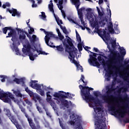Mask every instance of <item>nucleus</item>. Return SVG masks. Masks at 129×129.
Segmentation results:
<instances>
[{
  "label": "nucleus",
  "mask_w": 129,
  "mask_h": 129,
  "mask_svg": "<svg viewBox=\"0 0 129 129\" xmlns=\"http://www.w3.org/2000/svg\"><path fill=\"white\" fill-rule=\"evenodd\" d=\"M94 111L96 113L98 112V115L96 118V121H95V124L98 129L99 127L100 129H105L106 128V124L105 123V120H106V118H105V113L104 111L102 110V109L99 107H97L94 108Z\"/></svg>",
  "instance_id": "obj_1"
},
{
  "label": "nucleus",
  "mask_w": 129,
  "mask_h": 129,
  "mask_svg": "<svg viewBox=\"0 0 129 129\" xmlns=\"http://www.w3.org/2000/svg\"><path fill=\"white\" fill-rule=\"evenodd\" d=\"M106 95H104L102 96V99L104 101V102L106 103H108V108L109 110V111H111V112H114V113L115 114L116 113V112L115 111V106L114 105H117L118 104V103L116 102L115 100H113L110 99L111 97H112L114 98V99H116V97H114L113 95H111L110 93H109V92H107V91L106 92Z\"/></svg>",
  "instance_id": "obj_2"
},
{
  "label": "nucleus",
  "mask_w": 129,
  "mask_h": 129,
  "mask_svg": "<svg viewBox=\"0 0 129 129\" xmlns=\"http://www.w3.org/2000/svg\"><path fill=\"white\" fill-rule=\"evenodd\" d=\"M119 49L120 55H119V53H118L117 51H114V49H112L113 50L112 53L114 54L110 57V59H111V64H114L115 65L116 64H120V62L123 61V57L125 56L126 51L123 47H120Z\"/></svg>",
  "instance_id": "obj_3"
},
{
  "label": "nucleus",
  "mask_w": 129,
  "mask_h": 129,
  "mask_svg": "<svg viewBox=\"0 0 129 129\" xmlns=\"http://www.w3.org/2000/svg\"><path fill=\"white\" fill-rule=\"evenodd\" d=\"M22 112L25 115V117L27 119L28 123L32 129H41V126L40 125V122L39 119L37 117L34 118V121L31 117L29 116V115L26 112V109L22 106L20 107Z\"/></svg>",
  "instance_id": "obj_4"
},
{
  "label": "nucleus",
  "mask_w": 129,
  "mask_h": 129,
  "mask_svg": "<svg viewBox=\"0 0 129 129\" xmlns=\"http://www.w3.org/2000/svg\"><path fill=\"white\" fill-rule=\"evenodd\" d=\"M24 48H22V52L23 54H25V55H28L29 57L30 60L31 61H34L35 60V56L37 57L38 55L37 54H33V52L31 51V50H32V52H35L36 51V46H34V48H32L31 44L30 43L28 42V43L23 46Z\"/></svg>",
  "instance_id": "obj_5"
},
{
  "label": "nucleus",
  "mask_w": 129,
  "mask_h": 129,
  "mask_svg": "<svg viewBox=\"0 0 129 129\" xmlns=\"http://www.w3.org/2000/svg\"><path fill=\"white\" fill-rule=\"evenodd\" d=\"M4 111L6 115H7V116L9 118V119H10L12 123H13V124L15 125L16 128L22 129V126H21V125L19 124V121H18V120H17L16 116L12 114L10 109L7 108H5L4 109Z\"/></svg>",
  "instance_id": "obj_6"
},
{
  "label": "nucleus",
  "mask_w": 129,
  "mask_h": 129,
  "mask_svg": "<svg viewBox=\"0 0 129 129\" xmlns=\"http://www.w3.org/2000/svg\"><path fill=\"white\" fill-rule=\"evenodd\" d=\"M90 90H93V88H90L88 87V88L87 89V92H88V94H86L84 96V100H85L87 102H93L95 104H97L99 102V99L97 98L93 97L91 94H90Z\"/></svg>",
  "instance_id": "obj_7"
},
{
  "label": "nucleus",
  "mask_w": 129,
  "mask_h": 129,
  "mask_svg": "<svg viewBox=\"0 0 129 129\" xmlns=\"http://www.w3.org/2000/svg\"><path fill=\"white\" fill-rule=\"evenodd\" d=\"M68 43L67 42V39L65 38L63 41H62V44L63 45V46L64 47L65 51L66 52H67L69 53V55L70 57H73L74 58V55H72V53H75V54H76L77 53V48H75V46H70L69 44H67Z\"/></svg>",
  "instance_id": "obj_8"
},
{
  "label": "nucleus",
  "mask_w": 129,
  "mask_h": 129,
  "mask_svg": "<svg viewBox=\"0 0 129 129\" xmlns=\"http://www.w3.org/2000/svg\"><path fill=\"white\" fill-rule=\"evenodd\" d=\"M40 30L44 32L45 35H46L45 36V41L46 45L50 47V48H55V46L53 45V42L50 43V44H49V41H50L51 38H55V35L53 34V32L46 31L43 28H41Z\"/></svg>",
  "instance_id": "obj_9"
},
{
  "label": "nucleus",
  "mask_w": 129,
  "mask_h": 129,
  "mask_svg": "<svg viewBox=\"0 0 129 129\" xmlns=\"http://www.w3.org/2000/svg\"><path fill=\"white\" fill-rule=\"evenodd\" d=\"M36 82H38L37 81H31L30 82V86L33 88V89H36L38 93H39L41 96H45V92L44 90H42L41 85L36 84Z\"/></svg>",
  "instance_id": "obj_10"
},
{
  "label": "nucleus",
  "mask_w": 129,
  "mask_h": 129,
  "mask_svg": "<svg viewBox=\"0 0 129 129\" xmlns=\"http://www.w3.org/2000/svg\"><path fill=\"white\" fill-rule=\"evenodd\" d=\"M91 54H93V55L90 54V58L88 59V61L90 65L94 66V67H99L100 66V63L97 61V58H96V56L97 55V53H94L91 51H90Z\"/></svg>",
  "instance_id": "obj_11"
},
{
  "label": "nucleus",
  "mask_w": 129,
  "mask_h": 129,
  "mask_svg": "<svg viewBox=\"0 0 129 129\" xmlns=\"http://www.w3.org/2000/svg\"><path fill=\"white\" fill-rule=\"evenodd\" d=\"M115 111L116 112V113L115 114L114 112H112L114 113L115 115H118L120 117H121V118H123L125 115H126V114L127 113V111H126V109H119L118 110L116 109V108L115 107Z\"/></svg>",
  "instance_id": "obj_12"
},
{
  "label": "nucleus",
  "mask_w": 129,
  "mask_h": 129,
  "mask_svg": "<svg viewBox=\"0 0 129 129\" xmlns=\"http://www.w3.org/2000/svg\"><path fill=\"white\" fill-rule=\"evenodd\" d=\"M94 32H96V31H94ZM101 32V31H100V30H99L98 28H97V33L98 34L99 36H100V37H101V38H104L106 41H109L110 39V34H109V33L107 32L105 30H104L103 31V34H101L100 33H99Z\"/></svg>",
  "instance_id": "obj_13"
},
{
  "label": "nucleus",
  "mask_w": 129,
  "mask_h": 129,
  "mask_svg": "<svg viewBox=\"0 0 129 129\" xmlns=\"http://www.w3.org/2000/svg\"><path fill=\"white\" fill-rule=\"evenodd\" d=\"M4 97H10L14 102H17V100L12 93L9 92L8 94L4 92H0V99Z\"/></svg>",
  "instance_id": "obj_14"
},
{
  "label": "nucleus",
  "mask_w": 129,
  "mask_h": 129,
  "mask_svg": "<svg viewBox=\"0 0 129 129\" xmlns=\"http://www.w3.org/2000/svg\"><path fill=\"white\" fill-rule=\"evenodd\" d=\"M79 87L80 89H81V96H82V98L84 99V95L86 94H88V92H87V89H88V86H83L82 85H80L79 86ZM86 93V94H85Z\"/></svg>",
  "instance_id": "obj_15"
},
{
  "label": "nucleus",
  "mask_w": 129,
  "mask_h": 129,
  "mask_svg": "<svg viewBox=\"0 0 129 129\" xmlns=\"http://www.w3.org/2000/svg\"><path fill=\"white\" fill-rule=\"evenodd\" d=\"M7 12H9L10 14H12V17H18V18H20L21 17V13L17 11V9H15L13 8L12 10H11L10 9H7Z\"/></svg>",
  "instance_id": "obj_16"
},
{
  "label": "nucleus",
  "mask_w": 129,
  "mask_h": 129,
  "mask_svg": "<svg viewBox=\"0 0 129 129\" xmlns=\"http://www.w3.org/2000/svg\"><path fill=\"white\" fill-rule=\"evenodd\" d=\"M38 40L39 38H37V36H36L35 34L32 35L31 38H30V40H29L31 45H32L33 47L35 46V43H36V42Z\"/></svg>",
  "instance_id": "obj_17"
},
{
  "label": "nucleus",
  "mask_w": 129,
  "mask_h": 129,
  "mask_svg": "<svg viewBox=\"0 0 129 129\" xmlns=\"http://www.w3.org/2000/svg\"><path fill=\"white\" fill-rule=\"evenodd\" d=\"M62 105H63L64 107H67V108H69V103H68V100L66 99H59Z\"/></svg>",
  "instance_id": "obj_18"
},
{
  "label": "nucleus",
  "mask_w": 129,
  "mask_h": 129,
  "mask_svg": "<svg viewBox=\"0 0 129 129\" xmlns=\"http://www.w3.org/2000/svg\"><path fill=\"white\" fill-rule=\"evenodd\" d=\"M12 91H13L14 94H15L17 97H20L21 98L23 97V94L21 93V91L20 90H15L13 89L12 90Z\"/></svg>",
  "instance_id": "obj_19"
},
{
  "label": "nucleus",
  "mask_w": 129,
  "mask_h": 129,
  "mask_svg": "<svg viewBox=\"0 0 129 129\" xmlns=\"http://www.w3.org/2000/svg\"><path fill=\"white\" fill-rule=\"evenodd\" d=\"M109 25L108 26V31L111 34H114V29H113V25L112 24V22H110L109 23Z\"/></svg>",
  "instance_id": "obj_20"
},
{
  "label": "nucleus",
  "mask_w": 129,
  "mask_h": 129,
  "mask_svg": "<svg viewBox=\"0 0 129 129\" xmlns=\"http://www.w3.org/2000/svg\"><path fill=\"white\" fill-rule=\"evenodd\" d=\"M33 99L35 101V102H37V100H38L39 103H43V99H42V98L38 95H35V96H34Z\"/></svg>",
  "instance_id": "obj_21"
},
{
  "label": "nucleus",
  "mask_w": 129,
  "mask_h": 129,
  "mask_svg": "<svg viewBox=\"0 0 129 129\" xmlns=\"http://www.w3.org/2000/svg\"><path fill=\"white\" fill-rule=\"evenodd\" d=\"M68 98V96L66 95V92L64 91H59V99H64Z\"/></svg>",
  "instance_id": "obj_22"
},
{
  "label": "nucleus",
  "mask_w": 129,
  "mask_h": 129,
  "mask_svg": "<svg viewBox=\"0 0 129 129\" xmlns=\"http://www.w3.org/2000/svg\"><path fill=\"white\" fill-rule=\"evenodd\" d=\"M17 32L15 29H10V32L8 33V35L6 36V38H12L15 35Z\"/></svg>",
  "instance_id": "obj_23"
},
{
  "label": "nucleus",
  "mask_w": 129,
  "mask_h": 129,
  "mask_svg": "<svg viewBox=\"0 0 129 129\" xmlns=\"http://www.w3.org/2000/svg\"><path fill=\"white\" fill-rule=\"evenodd\" d=\"M53 46L54 45V43H53ZM55 47H52V48H56L57 51H58V52H63L64 51V47H63V45L60 44L59 45L57 46H55Z\"/></svg>",
  "instance_id": "obj_24"
},
{
  "label": "nucleus",
  "mask_w": 129,
  "mask_h": 129,
  "mask_svg": "<svg viewBox=\"0 0 129 129\" xmlns=\"http://www.w3.org/2000/svg\"><path fill=\"white\" fill-rule=\"evenodd\" d=\"M72 3L74 4L77 10H79V6H80V0H72Z\"/></svg>",
  "instance_id": "obj_25"
},
{
  "label": "nucleus",
  "mask_w": 129,
  "mask_h": 129,
  "mask_svg": "<svg viewBox=\"0 0 129 129\" xmlns=\"http://www.w3.org/2000/svg\"><path fill=\"white\" fill-rule=\"evenodd\" d=\"M98 60L99 62H100V63H101V64H102L103 66H104V67L105 66V59L101 57V56H98Z\"/></svg>",
  "instance_id": "obj_26"
},
{
  "label": "nucleus",
  "mask_w": 129,
  "mask_h": 129,
  "mask_svg": "<svg viewBox=\"0 0 129 129\" xmlns=\"http://www.w3.org/2000/svg\"><path fill=\"white\" fill-rule=\"evenodd\" d=\"M66 38H68V39H67V42L69 46H70V47H74V44H73V42H72V39H71L68 35H66Z\"/></svg>",
  "instance_id": "obj_27"
},
{
  "label": "nucleus",
  "mask_w": 129,
  "mask_h": 129,
  "mask_svg": "<svg viewBox=\"0 0 129 129\" xmlns=\"http://www.w3.org/2000/svg\"><path fill=\"white\" fill-rule=\"evenodd\" d=\"M72 55H73L74 56V57L70 56V59L72 60L73 59V62L74 63V64H75V65H76L77 68H79V64L78 63V62H77V61H76L74 58H75V55L74 54H73V53H72Z\"/></svg>",
  "instance_id": "obj_28"
},
{
  "label": "nucleus",
  "mask_w": 129,
  "mask_h": 129,
  "mask_svg": "<svg viewBox=\"0 0 129 129\" xmlns=\"http://www.w3.org/2000/svg\"><path fill=\"white\" fill-rule=\"evenodd\" d=\"M85 10V8H81L80 9L78 10V15L79 16V17H83V11Z\"/></svg>",
  "instance_id": "obj_29"
},
{
  "label": "nucleus",
  "mask_w": 129,
  "mask_h": 129,
  "mask_svg": "<svg viewBox=\"0 0 129 129\" xmlns=\"http://www.w3.org/2000/svg\"><path fill=\"white\" fill-rule=\"evenodd\" d=\"M50 93H51V92L50 91L46 92V101L47 102L51 101V100H52V96L50 95Z\"/></svg>",
  "instance_id": "obj_30"
},
{
  "label": "nucleus",
  "mask_w": 129,
  "mask_h": 129,
  "mask_svg": "<svg viewBox=\"0 0 129 129\" xmlns=\"http://www.w3.org/2000/svg\"><path fill=\"white\" fill-rule=\"evenodd\" d=\"M106 90L109 93H112V91H114V90H115L114 88H113V86H111V88H109V86H107L106 88Z\"/></svg>",
  "instance_id": "obj_31"
},
{
  "label": "nucleus",
  "mask_w": 129,
  "mask_h": 129,
  "mask_svg": "<svg viewBox=\"0 0 129 129\" xmlns=\"http://www.w3.org/2000/svg\"><path fill=\"white\" fill-rule=\"evenodd\" d=\"M25 39H26V34H25V33L22 32V33L19 35V40L20 41H23Z\"/></svg>",
  "instance_id": "obj_32"
},
{
  "label": "nucleus",
  "mask_w": 129,
  "mask_h": 129,
  "mask_svg": "<svg viewBox=\"0 0 129 129\" xmlns=\"http://www.w3.org/2000/svg\"><path fill=\"white\" fill-rule=\"evenodd\" d=\"M60 28L62 30L63 33H64V34H65L66 35H68L69 34V32H68V31H67V29H66V27L65 26H64L63 27V26L62 25H60Z\"/></svg>",
  "instance_id": "obj_33"
},
{
  "label": "nucleus",
  "mask_w": 129,
  "mask_h": 129,
  "mask_svg": "<svg viewBox=\"0 0 129 129\" xmlns=\"http://www.w3.org/2000/svg\"><path fill=\"white\" fill-rule=\"evenodd\" d=\"M25 91L27 92V93H28L30 96H33V95H34V93L32 91L30 90L28 87L25 88Z\"/></svg>",
  "instance_id": "obj_34"
},
{
  "label": "nucleus",
  "mask_w": 129,
  "mask_h": 129,
  "mask_svg": "<svg viewBox=\"0 0 129 129\" xmlns=\"http://www.w3.org/2000/svg\"><path fill=\"white\" fill-rule=\"evenodd\" d=\"M13 81H14V82H16V83H17V84H20V83H21V82L24 83V80L20 79H18V78H15L14 79Z\"/></svg>",
  "instance_id": "obj_35"
},
{
  "label": "nucleus",
  "mask_w": 129,
  "mask_h": 129,
  "mask_svg": "<svg viewBox=\"0 0 129 129\" xmlns=\"http://www.w3.org/2000/svg\"><path fill=\"white\" fill-rule=\"evenodd\" d=\"M24 101L26 104L28 105L29 106H30V107H32V106H33V103H32V101H30L28 99H25Z\"/></svg>",
  "instance_id": "obj_36"
},
{
  "label": "nucleus",
  "mask_w": 129,
  "mask_h": 129,
  "mask_svg": "<svg viewBox=\"0 0 129 129\" xmlns=\"http://www.w3.org/2000/svg\"><path fill=\"white\" fill-rule=\"evenodd\" d=\"M50 103L51 106H52V108H53L54 110H55V108H56V103H55V102L53 101V100H51L50 101L47 102Z\"/></svg>",
  "instance_id": "obj_37"
},
{
  "label": "nucleus",
  "mask_w": 129,
  "mask_h": 129,
  "mask_svg": "<svg viewBox=\"0 0 129 129\" xmlns=\"http://www.w3.org/2000/svg\"><path fill=\"white\" fill-rule=\"evenodd\" d=\"M76 124L78 126L76 127V129H83L80 120H77Z\"/></svg>",
  "instance_id": "obj_38"
},
{
  "label": "nucleus",
  "mask_w": 129,
  "mask_h": 129,
  "mask_svg": "<svg viewBox=\"0 0 129 129\" xmlns=\"http://www.w3.org/2000/svg\"><path fill=\"white\" fill-rule=\"evenodd\" d=\"M55 20H56V22H57V25L59 26V27H60V25L62 26L61 25H62L63 24V21L60 20V19H59L58 17L55 18Z\"/></svg>",
  "instance_id": "obj_39"
},
{
  "label": "nucleus",
  "mask_w": 129,
  "mask_h": 129,
  "mask_svg": "<svg viewBox=\"0 0 129 129\" xmlns=\"http://www.w3.org/2000/svg\"><path fill=\"white\" fill-rule=\"evenodd\" d=\"M111 44L112 49H113L114 50H115V49H116V41L113 40L111 42Z\"/></svg>",
  "instance_id": "obj_40"
},
{
  "label": "nucleus",
  "mask_w": 129,
  "mask_h": 129,
  "mask_svg": "<svg viewBox=\"0 0 129 129\" xmlns=\"http://www.w3.org/2000/svg\"><path fill=\"white\" fill-rule=\"evenodd\" d=\"M76 38L78 41L79 42V43H81L82 40H81V37H80V35L78 34V32H77V30H76Z\"/></svg>",
  "instance_id": "obj_41"
},
{
  "label": "nucleus",
  "mask_w": 129,
  "mask_h": 129,
  "mask_svg": "<svg viewBox=\"0 0 129 129\" xmlns=\"http://www.w3.org/2000/svg\"><path fill=\"white\" fill-rule=\"evenodd\" d=\"M91 26L93 28H98V22L94 21L92 23H91Z\"/></svg>",
  "instance_id": "obj_42"
},
{
  "label": "nucleus",
  "mask_w": 129,
  "mask_h": 129,
  "mask_svg": "<svg viewBox=\"0 0 129 129\" xmlns=\"http://www.w3.org/2000/svg\"><path fill=\"white\" fill-rule=\"evenodd\" d=\"M53 7L54 6L53 5V3H50L48 5V8L50 12H52V13H54V8H53Z\"/></svg>",
  "instance_id": "obj_43"
},
{
  "label": "nucleus",
  "mask_w": 129,
  "mask_h": 129,
  "mask_svg": "<svg viewBox=\"0 0 129 129\" xmlns=\"http://www.w3.org/2000/svg\"><path fill=\"white\" fill-rule=\"evenodd\" d=\"M66 95H67V96H68V98H69L70 99H72L73 97L75 96L74 94H72L69 92L66 93Z\"/></svg>",
  "instance_id": "obj_44"
},
{
  "label": "nucleus",
  "mask_w": 129,
  "mask_h": 129,
  "mask_svg": "<svg viewBox=\"0 0 129 129\" xmlns=\"http://www.w3.org/2000/svg\"><path fill=\"white\" fill-rule=\"evenodd\" d=\"M8 30H12V27H5L4 28H3V31L4 34H7V32H8Z\"/></svg>",
  "instance_id": "obj_45"
},
{
  "label": "nucleus",
  "mask_w": 129,
  "mask_h": 129,
  "mask_svg": "<svg viewBox=\"0 0 129 129\" xmlns=\"http://www.w3.org/2000/svg\"><path fill=\"white\" fill-rule=\"evenodd\" d=\"M13 49H15V51L16 52L17 55H19V54H20V50L19 49V48H18V47H17L16 45H14Z\"/></svg>",
  "instance_id": "obj_46"
},
{
  "label": "nucleus",
  "mask_w": 129,
  "mask_h": 129,
  "mask_svg": "<svg viewBox=\"0 0 129 129\" xmlns=\"http://www.w3.org/2000/svg\"><path fill=\"white\" fill-rule=\"evenodd\" d=\"M12 42H17L18 41V37H17V33L15 35L11 38Z\"/></svg>",
  "instance_id": "obj_47"
},
{
  "label": "nucleus",
  "mask_w": 129,
  "mask_h": 129,
  "mask_svg": "<svg viewBox=\"0 0 129 129\" xmlns=\"http://www.w3.org/2000/svg\"><path fill=\"white\" fill-rule=\"evenodd\" d=\"M41 86L43 90H45L46 91H47V90H49V89L52 90V88H50V87H47V86H44L43 85H41Z\"/></svg>",
  "instance_id": "obj_48"
},
{
  "label": "nucleus",
  "mask_w": 129,
  "mask_h": 129,
  "mask_svg": "<svg viewBox=\"0 0 129 129\" xmlns=\"http://www.w3.org/2000/svg\"><path fill=\"white\" fill-rule=\"evenodd\" d=\"M78 49L80 51H82V50H83V48L82 47V43L81 42L79 43L78 44Z\"/></svg>",
  "instance_id": "obj_49"
},
{
  "label": "nucleus",
  "mask_w": 129,
  "mask_h": 129,
  "mask_svg": "<svg viewBox=\"0 0 129 129\" xmlns=\"http://www.w3.org/2000/svg\"><path fill=\"white\" fill-rule=\"evenodd\" d=\"M79 18L81 20L82 25H83L84 27H85V22H84V20H83V16H81Z\"/></svg>",
  "instance_id": "obj_50"
},
{
  "label": "nucleus",
  "mask_w": 129,
  "mask_h": 129,
  "mask_svg": "<svg viewBox=\"0 0 129 129\" xmlns=\"http://www.w3.org/2000/svg\"><path fill=\"white\" fill-rule=\"evenodd\" d=\"M68 20L69 21V22H72V23H73V24H75L76 25H78V23L76 22V21H75L74 20H73L71 17H68Z\"/></svg>",
  "instance_id": "obj_51"
},
{
  "label": "nucleus",
  "mask_w": 129,
  "mask_h": 129,
  "mask_svg": "<svg viewBox=\"0 0 129 129\" xmlns=\"http://www.w3.org/2000/svg\"><path fill=\"white\" fill-rule=\"evenodd\" d=\"M93 94L96 96V97H98V96L101 95V93L98 91L94 92Z\"/></svg>",
  "instance_id": "obj_52"
},
{
  "label": "nucleus",
  "mask_w": 129,
  "mask_h": 129,
  "mask_svg": "<svg viewBox=\"0 0 129 129\" xmlns=\"http://www.w3.org/2000/svg\"><path fill=\"white\" fill-rule=\"evenodd\" d=\"M4 102H6V103H9L11 104L12 103V101H11V99L6 97L5 99L4 100Z\"/></svg>",
  "instance_id": "obj_53"
},
{
  "label": "nucleus",
  "mask_w": 129,
  "mask_h": 129,
  "mask_svg": "<svg viewBox=\"0 0 129 129\" xmlns=\"http://www.w3.org/2000/svg\"><path fill=\"white\" fill-rule=\"evenodd\" d=\"M118 25H114V28L115 29V31H116V32H117V34H119V33H120V31H119V30L118 29V28L117 27Z\"/></svg>",
  "instance_id": "obj_54"
},
{
  "label": "nucleus",
  "mask_w": 129,
  "mask_h": 129,
  "mask_svg": "<svg viewBox=\"0 0 129 129\" xmlns=\"http://www.w3.org/2000/svg\"><path fill=\"white\" fill-rule=\"evenodd\" d=\"M85 78L84 77V76H83V75H81V78L80 80L79 81V84H80V82L84 83Z\"/></svg>",
  "instance_id": "obj_55"
},
{
  "label": "nucleus",
  "mask_w": 129,
  "mask_h": 129,
  "mask_svg": "<svg viewBox=\"0 0 129 129\" xmlns=\"http://www.w3.org/2000/svg\"><path fill=\"white\" fill-rule=\"evenodd\" d=\"M99 25H100L101 27H104V26L106 25V23L104 22V20L100 21Z\"/></svg>",
  "instance_id": "obj_56"
},
{
  "label": "nucleus",
  "mask_w": 129,
  "mask_h": 129,
  "mask_svg": "<svg viewBox=\"0 0 129 129\" xmlns=\"http://www.w3.org/2000/svg\"><path fill=\"white\" fill-rule=\"evenodd\" d=\"M23 33H25V35H27V37H28V38H29V40H30V39L32 38V37L31 36V35H30V34H29L28 33V32H27L25 31H22Z\"/></svg>",
  "instance_id": "obj_57"
},
{
  "label": "nucleus",
  "mask_w": 129,
  "mask_h": 129,
  "mask_svg": "<svg viewBox=\"0 0 129 129\" xmlns=\"http://www.w3.org/2000/svg\"><path fill=\"white\" fill-rule=\"evenodd\" d=\"M59 95H60V93L55 92L54 94H53L54 97H56V98H59Z\"/></svg>",
  "instance_id": "obj_58"
},
{
  "label": "nucleus",
  "mask_w": 129,
  "mask_h": 129,
  "mask_svg": "<svg viewBox=\"0 0 129 129\" xmlns=\"http://www.w3.org/2000/svg\"><path fill=\"white\" fill-rule=\"evenodd\" d=\"M36 51L37 52V53H39L41 55H44L45 54V51H43L42 50H38L36 48Z\"/></svg>",
  "instance_id": "obj_59"
},
{
  "label": "nucleus",
  "mask_w": 129,
  "mask_h": 129,
  "mask_svg": "<svg viewBox=\"0 0 129 129\" xmlns=\"http://www.w3.org/2000/svg\"><path fill=\"white\" fill-rule=\"evenodd\" d=\"M31 2L32 3V8H37V7H38V5L35 4V1L34 0H31Z\"/></svg>",
  "instance_id": "obj_60"
},
{
  "label": "nucleus",
  "mask_w": 129,
  "mask_h": 129,
  "mask_svg": "<svg viewBox=\"0 0 129 129\" xmlns=\"http://www.w3.org/2000/svg\"><path fill=\"white\" fill-rule=\"evenodd\" d=\"M58 35L59 38V40H60V41H63V39H64V36L62 35V34L61 33L58 34Z\"/></svg>",
  "instance_id": "obj_61"
},
{
  "label": "nucleus",
  "mask_w": 129,
  "mask_h": 129,
  "mask_svg": "<svg viewBox=\"0 0 129 129\" xmlns=\"http://www.w3.org/2000/svg\"><path fill=\"white\" fill-rule=\"evenodd\" d=\"M34 32H35V29H34V28L31 27L30 31H29V35H32V34H33V33H34Z\"/></svg>",
  "instance_id": "obj_62"
},
{
  "label": "nucleus",
  "mask_w": 129,
  "mask_h": 129,
  "mask_svg": "<svg viewBox=\"0 0 129 129\" xmlns=\"http://www.w3.org/2000/svg\"><path fill=\"white\" fill-rule=\"evenodd\" d=\"M70 118L71 119H72V120H75V119H76L75 114H73L72 116H70Z\"/></svg>",
  "instance_id": "obj_63"
},
{
  "label": "nucleus",
  "mask_w": 129,
  "mask_h": 129,
  "mask_svg": "<svg viewBox=\"0 0 129 129\" xmlns=\"http://www.w3.org/2000/svg\"><path fill=\"white\" fill-rule=\"evenodd\" d=\"M57 6L58 8V9L60 10V11H62L63 10V6L62 5H59V4H57Z\"/></svg>",
  "instance_id": "obj_64"
}]
</instances>
